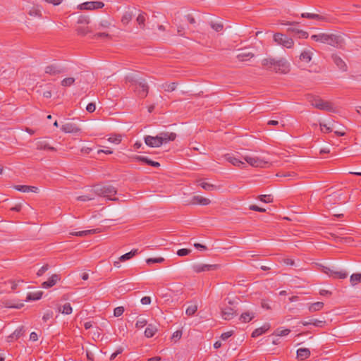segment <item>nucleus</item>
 Masks as SVG:
<instances>
[{
	"label": "nucleus",
	"instance_id": "obj_18",
	"mask_svg": "<svg viewBox=\"0 0 361 361\" xmlns=\"http://www.w3.org/2000/svg\"><path fill=\"white\" fill-rule=\"evenodd\" d=\"M301 324L305 326L313 325L317 327L322 328L326 324V322L325 320H319L317 319H310L308 321H302Z\"/></svg>",
	"mask_w": 361,
	"mask_h": 361
},
{
	"label": "nucleus",
	"instance_id": "obj_24",
	"mask_svg": "<svg viewBox=\"0 0 361 361\" xmlns=\"http://www.w3.org/2000/svg\"><path fill=\"white\" fill-rule=\"evenodd\" d=\"M37 150H49L51 152H56V149L54 147H51L49 145V143L45 140L38 141L37 142Z\"/></svg>",
	"mask_w": 361,
	"mask_h": 361
},
{
	"label": "nucleus",
	"instance_id": "obj_54",
	"mask_svg": "<svg viewBox=\"0 0 361 361\" xmlns=\"http://www.w3.org/2000/svg\"><path fill=\"white\" fill-rule=\"evenodd\" d=\"M181 336H182V331L178 330V331H176L173 334V335L171 336V339L174 340L175 341H177L180 339Z\"/></svg>",
	"mask_w": 361,
	"mask_h": 361
},
{
	"label": "nucleus",
	"instance_id": "obj_46",
	"mask_svg": "<svg viewBox=\"0 0 361 361\" xmlns=\"http://www.w3.org/2000/svg\"><path fill=\"white\" fill-rule=\"evenodd\" d=\"M200 185L204 190H207V191H212L216 188V186L214 185L209 183H206V182H201L200 183Z\"/></svg>",
	"mask_w": 361,
	"mask_h": 361
},
{
	"label": "nucleus",
	"instance_id": "obj_5",
	"mask_svg": "<svg viewBox=\"0 0 361 361\" xmlns=\"http://www.w3.org/2000/svg\"><path fill=\"white\" fill-rule=\"evenodd\" d=\"M95 195L107 197L109 200H114L111 196L115 195L117 193L116 189L110 185H97L94 186L92 190Z\"/></svg>",
	"mask_w": 361,
	"mask_h": 361
},
{
	"label": "nucleus",
	"instance_id": "obj_21",
	"mask_svg": "<svg viewBox=\"0 0 361 361\" xmlns=\"http://www.w3.org/2000/svg\"><path fill=\"white\" fill-rule=\"evenodd\" d=\"M310 350L306 348H301L297 350L296 358L299 360H305L310 356Z\"/></svg>",
	"mask_w": 361,
	"mask_h": 361
},
{
	"label": "nucleus",
	"instance_id": "obj_15",
	"mask_svg": "<svg viewBox=\"0 0 361 361\" xmlns=\"http://www.w3.org/2000/svg\"><path fill=\"white\" fill-rule=\"evenodd\" d=\"M61 280L59 274H52L47 281L42 283V286L44 288H49L54 286L59 281Z\"/></svg>",
	"mask_w": 361,
	"mask_h": 361
},
{
	"label": "nucleus",
	"instance_id": "obj_55",
	"mask_svg": "<svg viewBox=\"0 0 361 361\" xmlns=\"http://www.w3.org/2000/svg\"><path fill=\"white\" fill-rule=\"evenodd\" d=\"M49 269V264H44L37 271V275L38 276H42Z\"/></svg>",
	"mask_w": 361,
	"mask_h": 361
},
{
	"label": "nucleus",
	"instance_id": "obj_57",
	"mask_svg": "<svg viewBox=\"0 0 361 361\" xmlns=\"http://www.w3.org/2000/svg\"><path fill=\"white\" fill-rule=\"evenodd\" d=\"M249 209L252 211L259 212H265L266 209L262 207H259L255 204L250 205Z\"/></svg>",
	"mask_w": 361,
	"mask_h": 361
},
{
	"label": "nucleus",
	"instance_id": "obj_53",
	"mask_svg": "<svg viewBox=\"0 0 361 361\" xmlns=\"http://www.w3.org/2000/svg\"><path fill=\"white\" fill-rule=\"evenodd\" d=\"M147 324V322L145 319H138L135 323V327L137 329H141L144 327Z\"/></svg>",
	"mask_w": 361,
	"mask_h": 361
},
{
	"label": "nucleus",
	"instance_id": "obj_37",
	"mask_svg": "<svg viewBox=\"0 0 361 361\" xmlns=\"http://www.w3.org/2000/svg\"><path fill=\"white\" fill-rule=\"evenodd\" d=\"M300 59L306 63H309L312 59V52L310 51H303L300 55Z\"/></svg>",
	"mask_w": 361,
	"mask_h": 361
},
{
	"label": "nucleus",
	"instance_id": "obj_39",
	"mask_svg": "<svg viewBox=\"0 0 361 361\" xmlns=\"http://www.w3.org/2000/svg\"><path fill=\"white\" fill-rule=\"evenodd\" d=\"M350 281L352 286L361 283V274H353L350 276Z\"/></svg>",
	"mask_w": 361,
	"mask_h": 361
},
{
	"label": "nucleus",
	"instance_id": "obj_11",
	"mask_svg": "<svg viewBox=\"0 0 361 361\" xmlns=\"http://www.w3.org/2000/svg\"><path fill=\"white\" fill-rule=\"evenodd\" d=\"M45 73L50 75H56L65 72V69L56 64H51L45 67Z\"/></svg>",
	"mask_w": 361,
	"mask_h": 361
},
{
	"label": "nucleus",
	"instance_id": "obj_31",
	"mask_svg": "<svg viewBox=\"0 0 361 361\" xmlns=\"http://www.w3.org/2000/svg\"><path fill=\"white\" fill-rule=\"evenodd\" d=\"M58 309L59 312L64 314H71L73 311L72 307L69 302H67L62 306L59 305Z\"/></svg>",
	"mask_w": 361,
	"mask_h": 361
},
{
	"label": "nucleus",
	"instance_id": "obj_22",
	"mask_svg": "<svg viewBox=\"0 0 361 361\" xmlns=\"http://www.w3.org/2000/svg\"><path fill=\"white\" fill-rule=\"evenodd\" d=\"M271 326L269 323H265L262 326L255 329L252 333V337L257 338L262 334L266 333L269 329Z\"/></svg>",
	"mask_w": 361,
	"mask_h": 361
},
{
	"label": "nucleus",
	"instance_id": "obj_42",
	"mask_svg": "<svg viewBox=\"0 0 361 361\" xmlns=\"http://www.w3.org/2000/svg\"><path fill=\"white\" fill-rule=\"evenodd\" d=\"M348 276V274L346 271H334L332 278L334 279H343Z\"/></svg>",
	"mask_w": 361,
	"mask_h": 361
},
{
	"label": "nucleus",
	"instance_id": "obj_34",
	"mask_svg": "<svg viewBox=\"0 0 361 361\" xmlns=\"http://www.w3.org/2000/svg\"><path fill=\"white\" fill-rule=\"evenodd\" d=\"M255 56L254 54L252 52H247V53H242L237 55L236 58L240 61H246L250 60V59L253 58Z\"/></svg>",
	"mask_w": 361,
	"mask_h": 361
},
{
	"label": "nucleus",
	"instance_id": "obj_19",
	"mask_svg": "<svg viewBox=\"0 0 361 361\" xmlns=\"http://www.w3.org/2000/svg\"><path fill=\"white\" fill-rule=\"evenodd\" d=\"M221 314L224 319L231 320L237 314V313L233 307H226L221 310Z\"/></svg>",
	"mask_w": 361,
	"mask_h": 361
},
{
	"label": "nucleus",
	"instance_id": "obj_59",
	"mask_svg": "<svg viewBox=\"0 0 361 361\" xmlns=\"http://www.w3.org/2000/svg\"><path fill=\"white\" fill-rule=\"evenodd\" d=\"M4 306L6 307H10V308H17V309H19V308H20L21 307L23 306V304H20L19 305H14L11 304V302L10 301H6L4 302Z\"/></svg>",
	"mask_w": 361,
	"mask_h": 361
},
{
	"label": "nucleus",
	"instance_id": "obj_1",
	"mask_svg": "<svg viewBox=\"0 0 361 361\" xmlns=\"http://www.w3.org/2000/svg\"><path fill=\"white\" fill-rule=\"evenodd\" d=\"M262 66L267 71L278 73L286 74L290 71V63L283 58L278 60L271 57L264 59L262 61Z\"/></svg>",
	"mask_w": 361,
	"mask_h": 361
},
{
	"label": "nucleus",
	"instance_id": "obj_56",
	"mask_svg": "<svg viewBox=\"0 0 361 361\" xmlns=\"http://www.w3.org/2000/svg\"><path fill=\"white\" fill-rule=\"evenodd\" d=\"M334 271V269H332L329 267H323V268H322V272L326 274V275H328L330 277H332Z\"/></svg>",
	"mask_w": 361,
	"mask_h": 361
},
{
	"label": "nucleus",
	"instance_id": "obj_25",
	"mask_svg": "<svg viewBox=\"0 0 361 361\" xmlns=\"http://www.w3.org/2000/svg\"><path fill=\"white\" fill-rule=\"evenodd\" d=\"M100 231H101L99 228H96V229L85 230V231L75 232V233H72L71 234L73 235L83 237V236H86V235H88L90 234L99 233H100Z\"/></svg>",
	"mask_w": 361,
	"mask_h": 361
},
{
	"label": "nucleus",
	"instance_id": "obj_48",
	"mask_svg": "<svg viewBox=\"0 0 361 361\" xmlns=\"http://www.w3.org/2000/svg\"><path fill=\"white\" fill-rule=\"evenodd\" d=\"M165 261L164 257H155V258H148L146 260L147 264H151L154 263H162Z\"/></svg>",
	"mask_w": 361,
	"mask_h": 361
},
{
	"label": "nucleus",
	"instance_id": "obj_6",
	"mask_svg": "<svg viewBox=\"0 0 361 361\" xmlns=\"http://www.w3.org/2000/svg\"><path fill=\"white\" fill-rule=\"evenodd\" d=\"M274 39L277 44L282 45L288 49L293 47L294 45L293 39L282 33L274 34Z\"/></svg>",
	"mask_w": 361,
	"mask_h": 361
},
{
	"label": "nucleus",
	"instance_id": "obj_45",
	"mask_svg": "<svg viewBox=\"0 0 361 361\" xmlns=\"http://www.w3.org/2000/svg\"><path fill=\"white\" fill-rule=\"evenodd\" d=\"M197 311L196 305H190L187 307L185 313L188 316H192Z\"/></svg>",
	"mask_w": 361,
	"mask_h": 361
},
{
	"label": "nucleus",
	"instance_id": "obj_13",
	"mask_svg": "<svg viewBox=\"0 0 361 361\" xmlns=\"http://www.w3.org/2000/svg\"><path fill=\"white\" fill-rule=\"evenodd\" d=\"M61 130L65 133H78L81 129L73 123H66L61 126Z\"/></svg>",
	"mask_w": 361,
	"mask_h": 361
},
{
	"label": "nucleus",
	"instance_id": "obj_2",
	"mask_svg": "<svg viewBox=\"0 0 361 361\" xmlns=\"http://www.w3.org/2000/svg\"><path fill=\"white\" fill-rule=\"evenodd\" d=\"M311 39L336 48H341L345 44L344 39L340 35L319 33L312 35Z\"/></svg>",
	"mask_w": 361,
	"mask_h": 361
},
{
	"label": "nucleus",
	"instance_id": "obj_12",
	"mask_svg": "<svg viewBox=\"0 0 361 361\" xmlns=\"http://www.w3.org/2000/svg\"><path fill=\"white\" fill-rule=\"evenodd\" d=\"M144 140L145 144L150 147H159L161 145V141L158 135L157 136L146 135Z\"/></svg>",
	"mask_w": 361,
	"mask_h": 361
},
{
	"label": "nucleus",
	"instance_id": "obj_50",
	"mask_svg": "<svg viewBox=\"0 0 361 361\" xmlns=\"http://www.w3.org/2000/svg\"><path fill=\"white\" fill-rule=\"evenodd\" d=\"M290 332V330L288 329H283V330H281L280 329H277L274 334L276 335V336H287L288 334H289V333Z\"/></svg>",
	"mask_w": 361,
	"mask_h": 361
},
{
	"label": "nucleus",
	"instance_id": "obj_30",
	"mask_svg": "<svg viewBox=\"0 0 361 361\" xmlns=\"http://www.w3.org/2000/svg\"><path fill=\"white\" fill-rule=\"evenodd\" d=\"M137 253H138L137 250L134 249V250H132L131 251H130L129 252H127V253L121 255L118 259L121 262H125L126 260L130 259L134 256H135Z\"/></svg>",
	"mask_w": 361,
	"mask_h": 361
},
{
	"label": "nucleus",
	"instance_id": "obj_33",
	"mask_svg": "<svg viewBox=\"0 0 361 361\" xmlns=\"http://www.w3.org/2000/svg\"><path fill=\"white\" fill-rule=\"evenodd\" d=\"M324 302H316L311 304L309 306L308 309L310 312H314L322 310L324 307Z\"/></svg>",
	"mask_w": 361,
	"mask_h": 361
},
{
	"label": "nucleus",
	"instance_id": "obj_60",
	"mask_svg": "<svg viewBox=\"0 0 361 361\" xmlns=\"http://www.w3.org/2000/svg\"><path fill=\"white\" fill-rule=\"evenodd\" d=\"M95 109H96V106H95V104L94 103H89L87 105V107H86V110L90 112V113H92L95 111Z\"/></svg>",
	"mask_w": 361,
	"mask_h": 361
},
{
	"label": "nucleus",
	"instance_id": "obj_62",
	"mask_svg": "<svg viewBox=\"0 0 361 361\" xmlns=\"http://www.w3.org/2000/svg\"><path fill=\"white\" fill-rule=\"evenodd\" d=\"M321 126V130L324 133H331L332 131L331 128L327 126L326 124H320Z\"/></svg>",
	"mask_w": 361,
	"mask_h": 361
},
{
	"label": "nucleus",
	"instance_id": "obj_3",
	"mask_svg": "<svg viewBox=\"0 0 361 361\" xmlns=\"http://www.w3.org/2000/svg\"><path fill=\"white\" fill-rule=\"evenodd\" d=\"M126 81L130 83L133 87L135 92L140 98H145L147 96L149 92V86L145 79H137L133 76H127Z\"/></svg>",
	"mask_w": 361,
	"mask_h": 361
},
{
	"label": "nucleus",
	"instance_id": "obj_41",
	"mask_svg": "<svg viewBox=\"0 0 361 361\" xmlns=\"http://www.w3.org/2000/svg\"><path fill=\"white\" fill-rule=\"evenodd\" d=\"M176 87L177 83L176 82H166L162 85V87L164 89V90L167 92L174 91L176 89Z\"/></svg>",
	"mask_w": 361,
	"mask_h": 361
},
{
	"label": "nucleus",
	"instance_id": "obj_8",
	"mask_svg": "<svg viewBox=\"0 0 361 361\" xmlns=\"http://www.w3.org/2000/svg\"><path fill=\"white\" fill-rule=\"evenodd\" d=\"M104 6V4L102 1H87L80 4L78 8L80 10H94L102 8Z\"/></svg>",
	"mask_w": 361,
	"mask_h": 361
},
{
	"label": "nucleus",
	"instance_id": "obj_58",
	"mask_svg": "<svg viewBox=\"0 0 361 361\" xmlns=\"http://www.w3.org/2000/svg\"><path fill=\"white\" fill-rule=\"evenodd\" d=\"M297 35H298L299 38L303 39H307L309 36L308 33L302 30H299V31H297Z\"/></svg>",
	"mask_w": 361,
	"mask_h": 361
},
{
	"label": "nucleus",
	"instance_id": "obj_14",
	"mask_svg": "<svg viewBox=\"0 0 361 361\" xmlns=\"http://www.w3.org/2000/svg\"><path fill=\"white\" fill-rule=\"evenodd\" d=\"M301 17L304 18L314 19L317 20H323L326 22H332V19L327 18L325 16H322L315 13H302L301 14Z\"/></svg>",
	"mask_w": 361,
	"mask_h": 361
},
{
	"label": "nucleus",
	"instance_id": "obj_63",
	"mask_svg": "<svg viewBox=\"0 0 361 361\" xmlns=\"http://www.w3.org/2000/svg\"><path fill=\"white\" fill-rule=\"evenodd\" d=\"M29 15L32 16H40L41 13H40L39 10L36 9V8H32V10L30 11Z\"/></svg>",
	"mask_w": 361,
	"mask_h": 361
},
{
	"label": "nucleus",
	"instance_id": "obj_26",
	"mask_svg": "<svg viewBox=\"0 0 361 361\" xmlns=\"http://www.w3.org/2000/svg\"><path fill=\"white\" fill-rule=\"evenodd\" d=\"M14 188L18 191H20L23 192H36V190H37V188L34 186L22 185H14Z\"/></svg>",
	"mask_w": 361,
	"mask_h": 361
},
{
	"label": "nucleus",
	"instance_id": "obj_27",
	"mask_svg": "<svg viewBox=\"0 0 361 361\" xmlns=\"http://www.w3.org/2000/svg\"><path fill=\"white\" fill-rule=\"evenodd\" d=\"M157 328L156 326H154L152 324H148L147 327L145 329V336L147 338H152L154 336L156 332L157 331Z\"/></svg>",
	"mask_w": 361,
	"mask_h": 361
},
{
	"label": "nucleus",
	"instance_id": "obj_29",
	"mask_svg": "<svg viewBox=\"0 0 361 361\" xmlns=\"http://www.w3.org/2000/svg\"><path fill=\"white\" fill-rule=\"evenodd\" d=\"M147 15L145 12H141L136 18V21L140 29L144 30L145 27V21Z\"/></svg>",
	"mask_w": 361,
	"mask_h": 361
},
{
	"label": "nucleus",
	"instance_id": "obj_20",
	"mask_svg": "<svg viewBox=\"0 0 361 361\" xmlns=\"http://www.w3.org/2000/svg\"><path fill=\"white\" fill-rule=\"evenodd\" d=\"M331 59L337 67L342 71H347L348 67L344 61L337 54H332Z\"/></svg>",
	"mask_w": 361,
	"mask_h": 361
},
{
	"label": "nucleus",
	"instance_id": "obj_61",
	"mask_svg": "<svg viewBox=\"0 0 361 361\" xmlns=\"http://www.w3.org/2000/svg\"><path fill=\"white\" fill-rule=\"evenodd\" d=\"M233 331H227V332H224V333H223L221 335V338L222 340H226L228 338H230L233 335Z\"/></svg>",
	"mask_w": 361,
	"mask_h": 361
},
{
	"label": "nucleus",
	"instance_id": "obj_17",
	"mask_svg": "<svg viewBox=\"0 0 361 361\" xmlns=\"http://www.w3.org/2000/svg\"><path fill=\"white\" fill-rule=\"evenodd\" d=\"M133 159L137 161L144 162V163L147 164V165H149L153 167H159L160 166V164L159 162L151 160L150 159H149L146 157L135 155V156L133 157Z\"/></svg>",
	"mask_w": 361,
	"mask_h": 361
},
{
	"label": "nucleus",
	"instance_id": "obj_43",
	"mask_svg": "<svg viewBox=\"0 0 361 361\" xmlns=\"http://www.w3.org/2000/svg\"><path fill=\"white\" fill-rule=\"evenodd\" d=\"M75 78L72 77L66 78L61 82V85L63 87H70L75 82Z\"/></svg>",
	"mask_w": 361,
	"mask_h": 361
},
{
	"label": "nucleus",
	"instance_id": "obj_28",
	"mask_svg": "<svg viewBox=\"0 0 361 361\" xmlns=\"http://www.w3.org/2000/svg\"><path fill=\"white\" fill-rule=\"evenodd\" d=\"M254 317L255 313L252 312L247 311L241 314L240 317V320L242 322L247 323L250 322L252 319H254Z\"/></svg>",
	"mask_w": 361,
	"mask_h": 361
},
{
	"label": "nucleus",
	"instance_id": "obj_9",
	"mask_svg": "<svg viewBox=\"0 0 361 361\" xmlns=\"http://www.w3.org/2000/svg\"><path fill=\"white\" fill-rule=\"evenodd\" d=\"M210 203H211V200L209 199L200 196V195H195V196H193L190 200L185 201L184 204L185 205H190V204L208 205Z\"/></svg>",
	"mask_w": 361,
	"mask_h": 361
},
{
	"label": "nucleus",
	"instance_id": "obj_10",
	"mask_svg": "<svg viewBox=\"0 0 361 361\" xmlns=\"http://www.w3.org/2000/svg\"><path fill=\"white\" fill-rule=\"evenodd\" d=\"M244 160L246 161L250 166L254 167H262L267 162L257 157L245 156Z\"/></svg>",
	"mask_w": 361,
	"mask_h": 361
},
{
	"label": "nucleus",
	"instance_id": "obj_38",
	"mask_svg": "<svg viewBox=\"0 0 361 361\" xmlns=\"http://www.w3.org/2000/svg\"><path fill=\"white\" fill-rule=\"evenodd\" d=\"M42 291H37L35 293H30L27 294V300H39L42 296Z\"/></svg>",
	"mask_w": 361,
	"mask_h": 361
},
{
	"label": "nucleus",
	"instance_id": "obj_36",
	"mask_svg": "<svg viewBox=\"0 0 361 361\" xmlns=\"http://www.w3.org/2000/svg\"><path fill=\"white\" fill-rule=\"evenodd\" d=\"M76 32L78 35L85 36L87 34L92 32V30L88 26H80L76 28Z\"/></svg>",
	"mask_w": 361,
	"mask_h": 361
},
{
	"label": "nucleus",
	"instance_id": "obj_64",
	"mask_svg": "<svg viewBox=\"0 0 361 361\" xmlns=\"http://www.w3.org/2000/svg\"><path fill=\"white\" fill-rule=\"evenodd\" d=\"M111 25V23L107 20H102L99 23V26L102 27H109Z\"/></svg>",
	"mask_w": 361,
	"mask_h": 361
},
{
	"label": "nucleus",
	"instance_id": "obj_49",
	"mask_svg": "<svg viewBox=\"0 0 361 361\" xmlns=\"http://www.w3.org/2000/svg\"><path fill=\"white\" fill-rule=\"evenodd\" d=\"M78 24L88 25L90 23V19L87 16H80L77 21Z\"/></svg>",
	"mask_w": 361,
	"mask_h": 361
},
{
	"label": "nucleus",
	"instance_id": "obj_35",
	"mask_svg": "<svg viewBox=\"0 0 361 361\" xmlns=\"http://www.w3.org/2000/svg\"><path fill=\"white\" fill-rule=\"evenodd\" d=\"M226 160L234 166H240L241 165L245 164L244 162L241 161L238 159H237L234 157H232L229 154H227L226 156Z\"/></svg>",
	"mask_w": 361,
	"mask_h": 361
},
{
	"label": "nucleus",
	"instance_id": "obj_47",
	"mask_svg": "<svg viewBox=\"0 0 361 361\" xmlns=\"http://www.w3.org/2000/svg\"><path fill=\"white\" fill-rule=\"evenodd\" d=\"M258 198L260 201L265 203H270L273 202V197L271 195H261Z\"/></svg>",
	"mask_w": 361,
	"mask_h": 361
},
{
	"label": "nucleus",
	"instance_id": "obj_4",
	"mask_svg": "<svg viewBox=\"0 0 361 361\" xmlns=\"http://www.w3.org/2000/svg\"><path fill=\"white\" fill-rule=\"evenodd\" d=\"M306 100L314 107L329 112H334V105L331 102L323 100L320 97L312 94H305Z\"/></svg>",
	"mask_w": 361,
	"mask_h": 361
},
{
	"label": "nucleus",
	"instance_id": "obj_16",
	"mask_svg": "<svg viewBox=\"0 0 361 361\" xmlns=\"http://www.w3.org/2000/svg\"><path fill=\"white\" fill-rule=\"evenodd\" d=\"M158 136L161 141V145L164 143H167L169 141H173L176 138V134L175 133L169 132H161Z\"/></svg>",
	"mask_w": 361,
	"mask_h": 361
},
{
	"label": "nucleus",
	"instance_id": "obj_7",
	"mask_svg": "<svg viewBox=\"0 0 361 361\" xmlns=\"http://www.w3.org/2000/svg\"><path fill=\"white\" fill-rule=\"evenodd\" d=\"M219 267L220 265L219 264H194L192 268L195 273H200L203 271L216 270Z\"/></svg>",
	"mask_w": 361,
	"mask_h": 361
},
{
	"label": "nucleus",
	"instance_id": "obj_40",
	"mask_svg": "<svg viewBox=\"0 0 361 361\" xmlns=\"http://www.w3.org/2000/svg\"><path fill=\"white\" fill-rule=\"evenodd\" d=\"M209 24L210 27L217 32L222 31L224 29V25L221 23L211 21Z\"/></svg>",
	"mask_w": 361,
	"mask_h": 361
},
{
	"label": "nucleus",
	"instance_id": "obj_23",
	"mask_svg": "<svg viewBox=\"0 0 361 361\" xmlns=\"http://www.w3.org/2000/svg\"><path fill=\"white\" fill-rule=\"evenodd\" d=\"M25 332V328L23 326H20L19 328L16 329L12 334L8 336L7 341L11 342L13 338L18 339L20 336H22L24 333Z\"/></svg>",
	"mask_w": 361,
	"mask_h": 361
},
{
	"label": "nucleus",
	"instance_id": "obj_44",
	"mask_svg": "<svg viewBox=\"0 0 361 361\" xmlns=\"http://www.w3.org/2000/svg\"><path fill=\"white\" fill-rule=\"evenodd\" d=\"M94 196H95V195L94 194V192H92V194H88V195L78 196V197H77L76 199L78 201L86 202V201L94 200Z\"/></svg>",
	"mask_w": 361,
	"mask_h": 361
},
{
	"label": "nucleus",
	"instance_id": "obj_51",
	"mask_svg": "<svg viewBox=\"0 0 361 361\" xmlns=\"http://www.w3.org/2000/svg\"><path fill=\"white\" fill-rule=\"evenodd\" d=\"M124 312V307L122 306L117 307L114 310V315L116 317L121 316Z\"/></svg>",
	"mask_w": 361,
	"mask_h": 361
},
{
	"label": "nucleus",
	"instance_id": "obj_32",
	"mask_svg": "<svg viewBox=\"0 0 361 361\" xmlns=\"http://www.w3.org/2000/svg\"><path fill=\"white\" fill-rule=\"evenodd\" d=\"M133 17V14L132 12L126 11L123 14L121 21L123 25H126L131 21Z\"/></svg>",
	"mask_w": 361,
	"mask_h": 361
},
{
	"label": "nucleus",
	"instance_id": "obj_52",
	"mask_svg": "<svg viewBox=\"0 0 361 361\" xmlns=\"http://www.w3.org/2000/svg\"><path fill=\"white\" fill-rule=\"evenodd\" d=\"M191 252L190 249L182 248L177 251V255L180 257H183L189 255Z\"/></svg>",
	"mask_w": 361,
	"mask_h": 361
}]
</instances>
